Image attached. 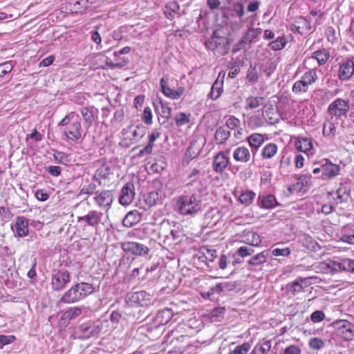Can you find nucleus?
I'll use <instances>...</instances> for the list:
<instances>
[{"instance_id":"39","label":"nucleus","mask_w":354,"mask_h":354,"mask_svg":"<svg viewBox=\"0 0 354 354\" xmlns=\"http://www.w3.org/2000/svg\"><path fill=\"white\" fill-rule=\"evenodd\" d=\"M216 251L215 250L208 249L207 248L203 247L199 254H202V256H198V259L202 261H213L216 257Z\"/></svg>"},{"instance_id":"48","label":"nucleus","mask_w":354,"mask_h":354,"mask_svg":"<svg viewBox=\"0 0 354 354\" xmlns=\"http://www.w3.org/2000/svg\"><path fill=\"white\" fill-rule=\"evenodd\" d=\"M322 131L324 136L332 138L336 133V128L333 122H327L324 123Z\"/></svg>"},{"instance_id":"16","label":"nucleus","mask_w":354,"mask_h":354,"mask_svg":"<svg viewBox=\"0 0 354 354\" xmlns=\"http://www.w3.org/2000/svg\"><path fill=\"white\" fill-rule=\"evenodd\" d=\"M103 214L97 210H91L83 216H78L77 221H84L88 226L96 227L101 222Z\"/></svg>"},{"instance_id":"46","label":"nucleus","mask_w":354,"mask_h":354,"mask_svg":"<svg viewBox=\"0 0 354 354\" xmlns=\"http://www.w3.org/2000/svg\"><path fill=\"white\" fill-rule=\"evenodd\" d=\"M82 314V309L79 307H73L65 311L62 315L63 319L71 320Z\"/></svg>"},{"instance_id":"38","label":"nucleus","mask_w":354,"mask_h":354,"mask_svg":"<svg viewBox=\"0 0 354 354\" xmlns=\"http://www.w3.org/2000/svg\"><path fill=\"white\" fill-rule=\"evenodd\" d=\"M261 32L262 30L261 28H250L245 32L242 37L247 44H250L254 39H257Z\"/></svg>"},{"instance_id":"18","label":"nucleus","mask_w":354,"mask_h":354,"mask_svg":"<svg viewBox=\"0 0 354 354\" xmlns=\"http://www.w3.org/2000/svg\"><path fill=\"white\" fill-rule=\"evenodd\" d=\"M339 332L345 341L354 339V325L348 321L340 320L337 323Z\"/></svg>"},{"instance_id":"19","label":"nucleus","mask_w":354,"mask_h":354,"mask_svg":"<svg viewBox=\"0 0 354 354\" xmlns=\"http://www.w3.org/2000/svg\"><path fill=\"white\" fill-rule=\"evenodd\" d=\"M134 196V185L128 183L122 188L119 203L123 206H127L133 202Z\"/></svg>"},{"instance_id":"25","label":"nucleus","mask_w":354,"mask_h":354,"mask_svg":"<svg viewBox=\"0 0 354 354\" xmlns=\"http://www.w3.org/2000/svg\"><path fill=\"white\" fill-rule=\"evenodd\" d=\"M233 158L240 162H248L251 158V153L249 149L245 146L236 147L233 151Z\"/></svg>"},{"instance_id":"37","label":"nucleus","mask_w":354,"mask_h":354,"mask_svg":"<svg viewBox=\"0 0 354 354\" xmlns=\"http://www.w3.org/2000/svg\"><path fill=\"white\" fill-rule=\"evenodd\" d=\"M264 102L265 98L263 97L250 96L245 100V108L250 109H256L259 106L263 105Z\"/></svg>"},{"instance_id":"33","label":"nucleus","mask_w":354,"mask_h":354,"mask_svg":"<svg viewBox=\"0 0 354 354\" xmlns=\"http://www.w3.org/2000/svg\"><path fill=\"white\" fill-rule=\"evenodd\" d=\"M102 162L101 166L97 168L95 172L94 178L97 179H106L111 174V168L104 160H98V162Z\"/></svg>"},{"instance_id":"45","label":"nucleus","mask_w":354,"mask_h":354,"mask_svg":"<svg viewBox=\"0 0 354 354\" xmlns=\"http://www.w3.org/2000/svg\"><path fill=\"white\" fill-rule=\"evenodd\" d=\"M297 24H294L292 26V30H296L298 33L302 35L304 34V29L310 30V24L309 22L304 17L300 18V21H297Z\"/></svg>"},{"instance_id":"2","label":"nucleus","mask_w":354,"mask_h":354,"mask_svg":"<svg viewBox=\"0 0 354 354\" xmlns=\"http://www.w3.org/2000/svg\"><path fill=\"white\" fill-rule=\"evenodd\" d=\"M317 80L316 68H309L303 74L299 80L294 83L292 91L295 94L306 93L308 91L309 86L315 83Z\"/></svg>"},{"instance_id":"62","label":"nucleus","mask_w":354,"mask_h":354,"mask_svg":"<svg viewBox=\"0 0 354 354\" xmlns=\"http://www.w3.org/2000/svg\"><path fill=\"white\" fill-rule=\"evenodd\" d=\"M325 317V314L323 311L315 310L311 314L310 319L313 322L318 323L323 321Z\"/></svg>"},{"instance_id":"44","label":"nucleus","mask_w":354,"mask_h":354,"mask_svg":"<svg viewBox=\"0 0 354 354\" xmlns=\"http://www.w3.org/2000/svg\"><path fill=\"white\" fill-rule=\"evenodd\" d=\"M263 115L266 121L271 124H276L279 122L278 114L274 111L273 108L268 109L263 111Z\"/></svg>"},{"instance_id":"49","label":"nucleus","mask_w":354,"mask_h":354,"mask_svg":"<svg viewBox=\"0 0 354 354\" xmlns=\"http://www.w3.org/2000/svg\"><path fill=\"white\" fill-rule=\"evenodd\" d=\"M251 348L250 343L245 342L241 345H238L233 351L228 354H247Z\"/></svg>"},{"instance_id":"36","label":"nucleus","mask_w":354,"mask_h":354,"mask_svg":"<svg viewBox=\"0 0 354 354\" xmlns=\"http://www.w3.org/2000/svg\"><path fill=\"white\" fill-rule=\"evenodd\" d=\"M230 136V131L222 127L216 129L214 135L215 140L218 144L224 143Z\"/></svg>"},{"instance_id":"57","label":"nucleus","mask_w":354,"mask_h":354,"mask_svg":"<svg viewBox=\"0 0 354 354\" xmlns=\"http://www.w3.org/2000/svg\"><path fill=\"white\" fill-rule=\"evenodd\" d=\"M152 118L153 115L151 108L149 106L145 107L142 114V121L145 124L149 125L152 123Z\"/></svg>"},{"instance_id":"11","label":"nucleus","mask_w":354,"mask_h":354,"mask_svg":"<svg viewBox=\"0 0 354 354\" xmlns=\"http://www.w3.org/2000/svg\"><path fill=\"white\" fill-rule=\"evenodd\" d=\"M322 174L321 178L323 180L333 178L339 175L340 167L338 165L331 162L328 159L322 161Z\"/></svg>"},{"instance_id":"34","label":"nucleus","mask_w":354,"mask_h":354,"mask_svg":"<svg viewBox=\"0 0 354 354\" xmlns=\"http://www.w3.org/2000/svg\"><path fill=\"white\" fill-rule=\"evenodd\" d=\"M80 111L82 114L84 125L86 128L91 127L95 120L93 111L87 107H82Z\"/></svg>"},{"instance_id":"15","label":"nucleus","mask_w":354,"mask_h":354,"mask_svg":"<svg viewBox=\"0 0 354 354\" xmlns=\"http://www.w3.org/2000/svg\"><path fill=\"white\" fill-rule=\"evenodd\" d=\"M354 73V62L348 59L339 64L338 77L342 81L348 80Z\"/></svg>"},{"instance_id":"64","label":"nucleus","mask_w":354,"mask_h":354,"mask_svg":"<svg viewBox=\"0 0 354 354\" xmlns=\"http://www.w3.org/2000/svg\"><path fill=\"white\" fill-rule=\"evenodd\" d=\"M306 247L308 250L317 251V249L320 248L319 244L313 239L312 237L308 236L306 238Z\"/></svg>"},{"instance_id":"27","label":"nucleus","mask_w":354,"mask_h":354,"mask_svg":"<svg viewBox=\"0 0 354 354\" xmlns=\"http://www.w3.org/2000/svg\"><path fill=\"white\" fill-rule=\"evenodd\" d=\"M141 220V215L137 211H130L128 212L122 221L123 225L127 227H131L138 223Z\"/></svg>"},{"instance_id":"59","label":"nucleus","mask_w":354,"mask_h":354,"mask_svg":"<svg viewBox=\"0 0 354 354\" xmlns=\"http://www.w3.org/2000/svg\"><path fill=\"white\" fill-rule=\"evenodd\" d=\"M30 139L34 140L35 142H37L43 139V135L40 133L36 128H35L31 133L26 135L25 140L26 142H28Z\"/></svg>"},{"instance_id":"12","label":"nucleus","mask_w":354,"mask_h":354,"mask_svg":"<svg viewBox=\"0 0 354 354\" xmlns=\"http://www.w3.org/2000/svg\"><path fill=\"white\" fill-rule=\"evenodd\" d=\"M310 278L299 277L294 281L288 283L286 286V290L288 292L295 296L301 292L305 288L310 285Z\"/></svg>"},{"instance_id":"58","label":"nucleus","mask_w":354,"mask_h":354,"mask_svg":"<svg viewBox=\"0 0 354 354\" xmlns=\"http://www.w3.org/2000/svg\"><path fill=\"white\" fill-rule=\"evenodd\" d=\"M165 166L166 162L163 160V159H159L150 166V169L153 172L159 173L163 170Z\"/></svg>"},{"instance_id":"52","label":"nucleus","mask_w":354,"mask_h":354,"mask_svg":"<svg viewBox=\"0 0 354 354\" xmlns=\"http://www.w3.org/2000/svg\"><path fill=\"white\" fill-rule=\"evenodd\" d=\"M247 80L251 83H254L258 81L259 73L256 66L250 65L247 72Z\"/></svg>"},{"instance_id":"10","label":"nucleus","mask_w":354,"mask_h":354,"mask_svg":"<svg viewBox=\"0 0 354 354\" xmlns=\"http://www.w3.org/2000/svg\"><path fill=\"white\" fill-rule=\"evenodd\" d=\"M121 248L126 253H130L136 256H143L148 254L149 250L147 246L140 243L127 241L122 243Z\"/></svg>"},{"instance_id":"24","label":"nucleus","mask_w":354,"mask_h":354,"mask_svg":"<svg viewBox=\"0 0 354 354\" xmlns=\"http://www.w3.org/2000/svg\"><path fill=\"white\" fill-rule=\"evenodd\" d=\"M15 232L18 236L24 237L28 234V221L24 216H17L15 223Z\"/></svg>"},{"instance_id":"63","label":"nucleus","mask_w":354,"mask_h":354,"mask_svg":"<svg viewBox=\"0 0 354 354\" xmlns=\"http://www.w3.org/2000/svg\"><path fill=\"white\" fill-rule=\"evenodd\" d=\"M253 253H254V250L252 248H249L247 246L240 247L236 252V254H239L241 257H245L250 256Z\"/></svg>"},{"instance_id":"3","label":"nucleus","mask_w":354,"mask_h":354,"mask_svg":"<svg viewBox=\"0 0 354 354\" xmlns=\"http://www.w3.org/2000/svg\"><path fill=\"white\" fill-rule=\"evenodd\" d=\"M152 297L150 293L141 290L128 293L126 301L131 306L147 307L152 304Z\"/></svg>"},{"instance_id":"21","label":"nucleus","mask_w":354,"mask_h":354,"mask_svg":"<svg viewBox=\"0 0 354 354\" xmlns=\"http://www.w3.org/2000/svg\"><path fill=\"white\" fill-rule=\"evenodd\" d=\"M247 140L251 147V153L254 160L258 149L264 142V137L260 133H252L247 138Z\"/></svg>"},{"instance_id":"32","label":"nucleus","mask_w":354,"mask_h":354,"mask_svg":"<svg viewBox=\"0 0 354 354\" xmlns=\"http://www.w3.org/2000/svg\"><path fill=\"white\" fill-rule=\"evenodd\" d=\"M269 257L268 250H264L252 256L248 261V263L251 266H257L267 261Z\"/></svg>"},{"instance_id":"30","label":"nucleus","mask_w":354,"mask_h":354,"mask_svg":"<svg viewBox=\"0 0 354 354\" xmlns=\"http://www.w3.org/2000/svg\"><path fill=\"white\" fill-rule=\"evenodd\" d=\"M310 174H302L297 178V182L293 185L292 189L299 192L306 191L310 185Z\"/></svg>"},{"instance_id":"8","label":"nucleus","mask_w":354,"mask_h":354,"mask_svg":"<svg viewBox=\"0 0 354 354\" xmlns=\"http://www.w3.org/2000/svg\"><path fill=\"white\" fill-rule=\"evenodd\" d=\"M64 135L68 140L77 142L82 137V125L78 115L72 121L64 131Z\"/></svg>"},{"instance_id":"43","label":"nucleus","mask_w":354,"mask_h":354,"mask_svg":"<svg viewBox=\"0 0 354 354\" xmlns=\"http://www.w3.org/2000/svg\"><path fill=\"white\" fill-rule=\"evenodd\" d=\"M164 12L169 19H174L177 13V3L175 1L168 3L165 7Z\"/></svg>"},{"instance_id":"5","label":"nucleus","mask_w":354,"mask_h":354,"mask_svg":"<svg viewBox=\"0 0 354 354\" xmlns=\"http://www.w3.org/2000/svg\"><path fill=\"white\" fill-rule=\"evenodd\" d=\"M350 109L348 100L337 97L328 106L327 113L328 115L336 118L346 116Z\"/></svg>"},{"instance_id":"29","label":"nucleus","mask_w":354,"mask_h":354,"mask_svg":"<svg viewBox=\"0 0 354 354\" xmlns=\"http://www.w3.org/2000/svg\"><path fill=\"white\" fill-rule=\"evenodd\" d=\"M200 153L199 149H194V144L191 143L182 160L183 167L188 166L189 163L196 158Z\"/></svg>"},{"instance_id":"23","label":"nucleus","mask_w":354,"mask_h":354,"mask_svg":"<svg viewBox=\"0 0 354 354\" xmlns=\"http://www.w3.org/2000/svg\"><path fill=\"white\" fill-rule=\"evenodd\" d=\"M225 75L221 77V73H219L218 78L214 81L212 86L211 91L208 94V97L213 100L218 98L223 92V85Z\"/></svg>"},{"instance_id":"51","label":"nucleus","mask_w":354,"mask_h":354,"mask_svg":"<svg viewBox=\"0 0 354 354\" xmlns=\"http://www.w3.org/2000/svg\"><path fill=\"white\" fill-rule=\"evenodd\" d=\"M271 348V342L269 340L265 341L262 344H257L254 348V354L258 353L259 354H268Z\"/></svg>"},{"instance_id":"22","label":"nucleus","mask_w":354,"mask_h":354,"mask_svg":"<svg viewBox=\"0 0 354 354\" xmlns=\"http://www.w3.org/2000/svg\"><path fill=\"white\" fill-rule=\"evenodd\" d=\"M313 146V139L308 137L298 136L295 142V147L298 151L307 154L312 153Z\"/></svg>"},{"instance_id":"41","label":"nucleus","mask_w":354,"mask_h":354,"mask_svg":"<svg viewBox=\"0 0 354 354\" xmlns=\"http://www.w3.org/2000/svg\"><path fill=\"white\" fill-rule=\"evenodd\" d=\"M246 243L252 246H259L261 243V239L257 232L250 231L245 235Z\"/></svg>"},{"instance_id":"40","label":"nucleus","mask_w":354,"mask_h":354,"mask_svg":"<svg viewBox=\"0 0 354 354\" xmlns=\"http://www.w3.org/2000/svg\"><path fill=\"white\" fill-rule=\"evenodd\" d=\"M162 91L163 94L169 97L172 99L176 98L177 96V91L171 89L169 86H168V79L165 77H162L160 81Z\"/></svg>"},{"instance_id":"28","label":"nucleus","mask_w":354,"mask_h":354,"mask_svg":"<svg viewBox=\"0 0 354 354\" xmlns=\"http://www.w3.org/2000/svg\"><path fill=\"white\" fill-rule=\"evenodd\" d=\"M259 200L261 207L264 209H272L279 205L275 196L272 194L259 196Z\"/></svg>"},{"instance_id":"1","label":"nucleus","mask_w":354,"mask_h":354,"mask_svg":"<svg viewBox=\"0 0 354 354\" xmlns=\"http://www.w3.org/2000/svg\"><path fill=\"white\" fill-rule=\"evenodd\" d=\"M93 284L86 282L77 283L66 291L60 299L64 304L77 302L94 292Z\"/></svg>"},{"instance_id":"56","label":"nucleus","mask_w":354,"mask_h":354,"mask_svg":"<svg viewBox=\"0 0 354 354\" xmlns=\"http://www.w3.org/2000/svg\"><path fill=\"white\" fill-rule=\"evenodd\" d=\"M325 34L329 42L334 44L337 41L338 35L334 28L328 26L325 30Z\"/></svg>"},{"instance_id":"13","label":"nucleus","mask_w":354,"mask_h":354,"mask_svg":"<svg viewBox=\"0 0 354 354\" xmlns=\"http://www.w3.org/2000/svg\"><path fill=\"white\" fill-rule=\"evenodd\" d=\"M230 163L228 156L223 152L220 151L214 156L212 162V169L218 174H222Z\"/></svg>"},{"instance_id":"42","label":"nucleus","mask_w":354,"mask_h":354,"mask_svg":"<svg viewBox=\"0 0 354 354\" xmlns=\"http://www.w3.org/2000/svg\"><path fill=\"white\" fill-rule=\"evenodd\" d=\"M255 193L251 190H247L241 193L239 196V201L241 204L248 206L250 205L255 198Z\"/></svg>"},{"instance_id":"9","label":"nucleus","mask_w":354,"mask_h":354,"mask_svg":"<svg viewBox=\"0 0 354 354\" xmlns=\"http://www.w3.org/2000/svg\"><path fill=\"white\" fill-rule=\"evenodd\" d=\"M93 199L100 208L108 211L111 207L113 195L111 190H103L95 192Z\"/></svg>"},{"instance_id":"55","label":"nucleus","mask_w":354,"mask_h":354,"mask_svg":"<svg viewBox=\"0 0 354 354\" xmlns=\"http://www.w3.org/2000/svg\"><path fill=\"white\" fill-rule=\"evenodd\" d=\"M101 331V327L99 326H91L88 334L80 336V338L88 339L91 337H97Z\"/></svg>"},{"instance_id":"6","label":"nucleus","mask_w":354,"mask_h":354,"mask_svg":"<svg viewBox=\"0 0 354 354\" xmlns=\"http://www.w3.org/2000/svg\"><path fill=\"white\" fill-rule=\"evenodd\" d=\"M219 32V30H216L213 32V35L209 41V48L214 51V53H218L221 55H224L227 51L229 42L227 38L221 36Z\"/></svg>"},{"instance_id":"35","label":"nucleus","mask_w":354,"mask_h":354,"mask_svg":"<svg viewBox=\"0 0 354 354\" xmlns=\"http://www.w3.org/2000/svg\"><path fill=\"white\" fill-rule=\"evenodd\" d=\"M278 150V147L274 143H268L261 150V157L263 159H270L275 156Z\"/></svg>"},{"instance_id":"53","label":"nucleus","mask_w":354,"mask_h":354,"mask_svg":"<svg viewBox=\"0 0 354 354\" xmlns=\"http://www.w3.org/2000/svg\"><path fill=\"white\" fill-rule=\"evenodd\" d=\"M260 69L267 77H269L275 71L276 66L273 62H267L261 64Z\"/></svg>"},{"instance_id":"61","label":"nucleus","mask_w":354,"mask_h":354,"mask_svg":"<svg viewBox=\"0 0 354 354\" xmlns=\"http://www.w3.org/2000/svg\"><path fill=\"white\" fill-rule=\"evenodd\" d=\"M15 339L16 337L15 335H0V348H1L5 345L12 343Z\"/></svg>"},{"instance_id":"7","label":"nucleus","mask_w":354,"mask_h":354,"mask_svg":"<svg viewBox=\"0 0 354 354\" xmlns=\"http://www.w3.org/2000/svg\"><path fill=\"white\" fill-rule=\"evenodd\" d=\"M174 313L170 308H165L160 310L153 319L152 325L147 327V331L151 333L152 328L158 330L160 326L167 324L173 317Z\"/></svg>"},{"instance_id":"14","label":"nucleus","mask_w":354,"mask_h":354,"mask_svg":"<svg viewBox=\"0 0 354 354\" xmlns=\"http://www.w3.org/2000/svg\"><path fill=\"white\" fill-rule=\"evenodd\" d=\"M196 202L195 196L192 195L189 198L183 197L178 199V211L182 214H189L196 211L194 204Z\"/></svg>"},{"instance_id":"47","label":"nucleus","mask_w":354,"mask_h":354,"mask_svg":"<svg viewBox=\"0 0 354 354\" xmlns=\"http://www.w3.org/2000/svg\"><path fill=\"white\" fill-rule=\"evenodd\" d=\"M327 266L332 271L335 272L346 271V269L345 267V259H342L341 261H330Z\"/></svg>"},{"instance_id":"17","label":"nucleus","mask_w":354,"mask_h":354,"mask_svg":"<svg viewBox=\"0 0 354 354\" xmlns=\"http://www.w3.org/2000/svg\"><path fill=\"white\" fill-rule=\"evenodd\" d=\"M160 136V133L158 129H153L148 135V143L136 155L137 158H142L152 153L154 147V142Z\"/></svg>"},{"instance_id":"60","label":"nucleus","mask_w":354,"mask_h":354,"mask_svg":"<svg viewBox=\"0 0 354 354\" xmlns=\"http://www.w3.org/2000/svg\"><path fill=\"white\" fill-rule=\"evenodd\" d=\"M308 345L310 348L314 350H319L324 346V343L322 339L314 337L310 339Z\"/></svg>"},{"instance_id":"26","label":"nucleus","mask_w":354,"mask_h":354,"mask_svg":"<svg viewBox=\"0 0 354 354\" xmlns=\"http://www.w3.org/2000/svg\"><path fill=\"white\" fill-rule=\"evenodd\" d=\"M330 55L328 50L326 48H322L315 51L312 54L311 57L305 59L304 62H306L311 59H315L317 60L318 65L321 66L325 64L330 58Z\"/></svg>"},{"instance_id":"20","label":"nucleus","mask_w":354,"mask_h":354,"mask_svg":"<svg viewBox=\"0 0 354 354\" xmlns=\"http://www.w3.org/2000/svg\"><path fill=\"white\" fill-rule=\"evenodd\" d=\"M328 194L335 196L333 197V204L335 205L347 203L349 198V191L342 185L337 190L330 192Z\"/></svg>"},{"instance_id":"50","label":"nucleus","mask_w":354,"mask_h":354,"mask_svg":"<svg viewBox=\"0 0 354 354\" xmlns=\"http://www.w3.org/2000/svg\"><path fill=\"white\" fill-rule=\"evenodd\" d=\"M286 39L284 37H278L275 40L269 44V46L274 50H281L285 47Z\"/></svg>"},{"instance_id":"4","label":"nucleus","mask_w":354,"mask_h":354,"mask_svg":"<svg viewBox=\"0 0 354 354\" xmlns=\"http://www.w3.org/2000/svg\"><path fill=\"white\" fill-rule=\"evenodd\" d=\"M71 274L66 269L53 270L51 277V288L53 290L60 291L70 282Z\"/></svg>"},{"instance_id":"54","label":"nucleus","mask_w":354,"mask_h":354,"mask_svg":"<svg viewBox=\"0 0 354 354\" xmlns=\"http://www.w3.org/2000/svg\"><path fill=\"white\" fill-rule=\"evenodd\" d=\"M158 199V193L156 191H153L149 192L147 194V196L145 198V201L149 206L151 207L155 205L157 203Z\"/></svg>"},{"instance_id":"31","label":"nucleus","mask_w":354,"mask_h":354,"mask_svg":"<svg viewBox=\"0 0 354 354\" xmlns=\"http://www.w3.org/2000/svg\"><path fill=\"white\" fill-rule=\"evenodd\" d=\"M129 62V59L121 57H115L113 55V57H106L105 63L107 66H109L111 68H122L127 63Z\"/></svg>"}]
</instances>
